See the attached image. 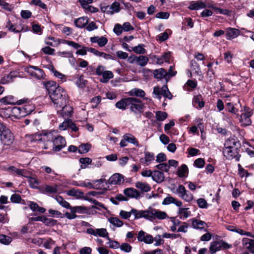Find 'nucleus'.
<instances>
[{
  "label": "nucleus",
  "mask_w": 254,
  "mask_h": 254,
  "mask_svg": "<svg viewBox=\"0 0 254 254\" xmlns=\"http://www.w3.org/2000/svg\"><path fill=\"white\" fill-rule=\"evenodd\" d=\"M241 142L238 137L235 135H232L228 138L224 144V148L232 149V148H240Z\"/></svg>",
  "instance_id": "obj_12"
},
{
  "label": "nucleus",
  "mask_w": 254,
  "mask_h": 254,
  "mask_svg": "<svg viewBox=\"0 0 254 254\" xmlns=\"http://www.w3.org/2000/svg\"><path fill=\"white\" fill-rule=\"evenodd\" d=\"M123 138L127 140V142L132 143L136 146H138V142L136 138L130 133H126L124 135Z\"/></svg>",
  "instance_id": "obj_35"
},
{
  "label": "nucleus",
  "mask_w": 254,
  "mask_h": 254,
  "mask_svg": "<svg viewBox=\"0 0 254 254\" xmlns=\"http://www.w3.org/2000/svg\"><path fill=\"white\" fill-rule=\"evenodd\" d=\"M44 190L48 194L55 193L58 191V186L57 185H46L44 188Z\"/></svg>",
  "instance_id": "obj_49"
},
{
  "label": "nucleus",
  "mask_w": 254,
  "mask_h": 254,
  "mask_svg": "<svg viewBox=\"0 0 254 254\" xmlns=\"http://www.w3.org/2000/svg\"><path fill=\"white\" fill-rule=\"evenodd\" d=\"M190 221H191L192 227L194 229L202 230L206 225L205 222L197 220L195 218L191 219Z\"/></svg>",
  "instance_id": "obj_30"
},
{
  "label": "nucleus",
  "mask_w": 254,
  "mask_h": 254,
  "mask_svg": "<svg viewBox=\"0 0 254 254\" xmlns=\"http://www.w3.org/2000/svg\"><path fill=\"white\" fill-rule=\"evenodd\" d=\"M124 193L126 196L131 198L138 199L140 197V193L139 191L132 188L125 189L124 190Z\"/></svg>",
  "instance_id": "obj_19"
},
{
  "label": "nucleus",
  "mask_w": 254,
  "mask_h": 254,
  "mask_svg": "<svg viewBox=\"0 0 254 254\" xmlns=\"http://www.w3.org/2000/svg\"><path fill=\"white\" fill-rule=\"evenodd\" d=\"M108 221L117 227H121L124 225L123 222L117 217H111L108 219Z\"/></svg>",
  "instance_id": "obj_43"
},
{
  "label": "nucleus",
  "mask_w": 254,
  "mask_h": 254,
  "mask_svg": "<svg viewBox=\"0 0 254 254\" xmlns=\"http://www.w3.org/2000/svg\"><path fill=\"white\" fill-rule=\"evenodd\" d=\"M164 174L162 171L158 170L153 171L152 180L157 183H161L164 181Z\"/></svg>",
  "instance_id": "obj_27"
},
{
  "label": "nucleus",
  "mask_w": 254,
  "mask_h": 254,
  "mask_svg": "<svg viewBox=\"0 0 254 254\" xmlns=\"http://www.w3.org/2000/svg\"><path fill=\"white\" fill-rule=\"evenodd\" d=\"M204 159L201 158L196 159L193 163V165L198 168H202L205 165Z\"/></svg>",
  "instance_id": "obj_57"
},
{
  "label": "nucleus",
  "mask_w": 254,
  "mask_h": 254,
  "mask_svg": "<svg viewBox=\"0 0 254 254\" xmlns=\"http://www.w3.org/2000/svg\"><path fill=\"white\" fill-rule=\"evenodd\" d=\"M135 187L141 190L142 192H147L150 190L151 187L148 184L138 182L135 184Z\"/></svg>",
  "instance_id": "obj_34"
},
{
  "label": "nucleus",
  "mask_w": 254,
  "mask_h": 254,
  "mask_svg": "<svg viewBox=\"0 0 254 254\" xmlns=\"http://www.w3.org/2000/svg\"><path fill=\"white\" fill-rule=\"evenodd\" d=\"M189 169L186 164L182 165L177 170V175L180 178L187 177Z\"/></svg>",
  "instance_id": "obj_32"
},
{
  "label": "nucleus",
  "mask_w": 254,
  "mask_h": 254,
  "mask_svg": "<svg viewBox=\"0 0 254 254\" xmlns=\"http://www.w3.org/2000/svg\"><path fill=\"white\" fill-rule=\"evenodd\" d=\"M242 244L247 249L254 254V240L245 238L243 239Z\"/></svg>",
  "instance_id": "obj_24"
},
{
  "label": "nucleus",
  "mask_w": 254,
  "mask_h": 254,
  "mask_svg": "<svg viewBox=\"0 0 254 254\" xmlns=\"http://www.w3.org/2000/svg\"><path fill=\"white\" fill-rule=\"evenodd\" d=\"M88 19L86 17H80L74 21L75 25L79 28L83 27L88 23Z\"/></svg>",
  "instance_id": "obj_40"
},
{
  "label": "nucleus",
  "mask_w": 254,
  "mask_h": 254,
  "mask_svg": "<svg viewBox=\"0 0 254 254\" xmlns=\"http://www.w3.org/2000/svg\"><path fill=\"white\" fill-rule=\"evenodd\" d=\"M42 222L46 226H53L57 224V220L51 218H48L44 216Z\"/></svg>",
  "instance_id": "obj_51"
},
{
  "label": "nucleus",
  "mask_w": 254,
  "mask_h": 254,
  "mask_svg": "<svg viewBox=\"0 0 254 254\" xmlns=\"http://www.w3.org/2000/svg\"><path fill=\"white\" fill-rule=\"evenodd\" d=\"M79 1L82 7L87 11L91 12H94L95 11V8L89 5V4L93 2V0H79Z\"/></svg>",
  "instance_id": "obj_28"
},
{
  "label": "nucleus",
  "mask_w": 254,
  "mask_h": 254,
  "mask_svg": "<svg viewBox=\"0 0 254 254\" xmlns=\"http://www.w3.org/2000/svg\"><path fill=\"white\" fill-rule=\"evenodd\" d=\"M24 71L31 78L36 79H42L45 76L44 71L37 66L29 65L24 68Z\"/></svg>",
  "instance_id": "obj_6"
},
{
  "label": "nucleus",
  "mask_w": 254,
  "mask_h": 254,
  "mask_svg": "<svg viewBox=\"0 0 254 254\" xmlns=\"http://www.w3.org/2000/svg\"><path fill=\"white\" fill-rule=\"evenodd\" d=\"M109 9L110 10L112 9V11L111 12H113V13L114 12H118L120 11V4L118 2L115 1L111 4Z\"/></svg>",
  "instance_id": "obj_59"
},
{
  "label": "nucleus",
  "mask_w": 254,
  "mask_h": 254,
  "mask_svg": "<svg viewBox=\"0 0 254 254\" xmlns=\"http://www.w3.org/2000/svg\"><path fill=\"white\" fill-rule=\"evenodd\" d=\"M55 199L62 207L67 209H69V208H70V204L65 200L62 196L59 195L56 196Z\"/></svg>",
  "instance_id": "obj_44"
},
{
  "label": "nucleus",
  "mask_w": 254,
  "mask_h": 254,
  "mask_svg": "<svg viewBox=\"0 0 254 254\" xmlns=\"http://www.w3.org/2000/svg\"><path fill=\"white\" fill-rule=\"evenodd\" d=\"M28 183L31 188L33 189H37L39 187L40 182L36 177H29Z\"/></svg>",
  "instance_id": "obj_41"
},
{
  "label": "nucleus",
  "mask_w": 254,
  "mask_h": 254,
  "mask_svg": "<svg viewBox=\"0 0 254 254\" xmlns=\"http://www.w3.org/2000/svg\"><path fill=\"white\" fill-rule=\"evenodd\" d=\"M94 181L90 182L89 180H86L80 182L79 184H76V186H78L81 187H86L89 189H94Z\"/></svg>",
  "instance_id": "obj_45"
},
{
  "label": "nucleus",
  "mask_w": 254,
  "mask_h": 254,
  "mask_svg": "<svg viewBox=\"0 0 254 254\" xmlns=\"http://www.w3.org/2000/svg\"><path fill=\"white\" fill-rule=\"evenodd\" d=\"M153 74L154 78L161 80L163 78H167V72L163 68H160L153 70Z\"/></svg>",
  "instance_id": "obj_23"
},
{
  "label": "nucleus",
  "mask_w": 254,
  "mask_h": 254,
  "mask_svg": "<svg viewBox=\"0 0 254 254\" xmlns=\"http://www.w3.org/2000/svg\"><path fill=\"white\" fill-rule=\"evenodd\" d=\"M240 148H232V149H228L227 148H223V154L225 157L228 160H231L235 159V161L239 162L241 158V154L239 153Z\"/></svg>",
  "instance_id": "obj_10"
},
{
  "label": "nucleus",
  "mask_w": 254,
  "mask_h": 254,
  "mask_svg": "<svg viewBox=\"0 0 254 254\" xmlns=\"http://www.w3.org/2000/svg\"><path fill=\"white\" fill-rule=\"evenodd\" d=\"M108 42V39L107 38L101 36H96V43L98 44V45L101 47H102L104 46Z\"/></svg>",
  "instance_id": "obj_55"
},
{
  "label": "nucleus",
  "mask_w": 254,
  "mask_h": 254,
  "mask_svg": "<svg viewBox=\"0 0 254 254\" xmlns=\"http://www.w3.org/2000/svg\"><path fill=\"white\" fill-rule=\"evenodd\" d=\"M211 8L215 12L216 14H221L226 16H230L231 13V11L229 9L219 8L214 5H212Z\"/></svg>",
  "instance_id": "obj_38"
},
{
  "label": "nucleus",
  "mask_w": 254,
  "mask_h": 254,
  "mask_svg": "<svg viewBox=\"0 0 254 254\" xmlns=\"http://www.w3.org/2000/svg\"><path fill=\"white\" fill-rule=\"evenodd\" d=\"M189 208L180 207L178 210V214L181 219L185 220L190 216L191 212L189 210Z\"/></svg>",
  "instance_id": "obj_31"
},
{
  "label": "nucleus",
  "mask_w": 254,
  "mask_h": 254,
  "mask_svg": "<svg viewBox=\"0 0 254 254\" xmlns=\"http://www.w3.org/2000/svg\"><path fill=\"white\" fill-rule=\"evenodd\" d=\"M128 94L131 96H136L138 97H143L145 95V92L139 88H133L129 91Z\"/></svg>",
  "instance_id": "obj_36"
},
{
  "label": "nucleus",
  "mask_w": 254,
  "mask_h": 254,
  "mask_svg": "<svg viewBox=\"0 0 254 254\" xmlns=\"http://www.w3.org/2000/svg\"><path fill=\"white\" fill-rule=\"evenodd\" d=\"M29 207L33 211H37L41 213H44L46 211V209L39 206L36 202L30 201L29 204Z\"/></svg>",
  "instance_id": "obj_37"
},
{
  "label": "nucleus",
  "mask_w": 254,
  "mask_h": 254,
  "mask_svg": "<svg viewBox=\"0 0 254 254\" xmlns=\"http://www.w3.org/2000/svg\"><path fill=\"white\" fill-rule=\"evenodd\" d=\"M176 192L180 197L184 199L187 202H190L193 199V196L192 194L186 190L185 187L182 185L178 186L176 190Z\"/></svg>",
  "instance_id": "obj_11"
},
{
  "label": "nucleus",
  "mask_w": 254,
  "mask_h": 254,
  "mask_svg": "<svg viewBox=\"0 0 254 254\" xmlns=\"http://www.w3.org/2000/svg\"><path fill=\"white\" fill-rule=\"evenodd\" d=\"M96 236L106 238L107 239L110 238L107 230L105 228L96 229Z\"/></svg>",
  "instance_id": "obj_52"
},
{
  "label": "nucleus",
  "mask_w": 254,
  "mask_h": 254,
  "mask_svg": "<svg viewBox=\"0 0 254 254\" xmlns=\"http://www.w3.org/2000/svg\"><path fill=\"white\" fill-rule=\"evenodd\" d=\"M148 61L149 59L146 56L140 55L137 57L136 64L140 66H144Z\"/></svg>",
  "instance_id": "obj_46"
},
{
  "label": "nucleus",
  "mask_w": 254,
  "mask_h": 254,
  "mask_svg": "<svg viewBox=\"0 0 254 254\" xmlns=\"http://www.w3.org/2000/svg\"><path fill=\"white\" fill-rule=\"evenodd\" d=\"M155 168L165 172H168L169 170V166L167 163H160L156 165Z\"/></svg>",
  "instance_id": "obj_62"
},
{
  "label": "nucleus",
  "mask_w": 254,
  "mask_h": 254,
  "mask_svg": "<svg viewBox=\"0 0 254 254\" xmlns=\"http://www.w3.org/2000/svg\"><path fill=\"white\" fill-rule=\"evenodd\" d=\"M197 203L199 207L201 208H207L208 204L206 200L203 198H198L197 200Z\"/></svg>",
  "instance_id": "obj_61"
},
{
  "label": "nucleus",
  "mask_w": 254,
  "mask_h": 254,
  "mask_svg": "<svg viewBox=\"0 0 254 254\" xmlns=\"http://www.w3.org/2000/svg\"><path fill=\"white\" fill-rule=\"evenodd\" d=\"M168 117L167 113L162 111H157L156 112V118L157 121H163Z\"/></svg>",
  "instance_id": "obj_53"
},
{
  "label": "nucleus",
  "mask_w": 254,
  "mask_h": 254,
  "mask_svg": "<svg viewBox=\"0 0 254 254\" xmlns=\"http://www.w3.org/2000/svg\"><path fill=\"white\" fill-rule=\"evenodd\" d=\"M15 76L14 75V73L12 72H10L9 74L2 77L0 79V82L3 84L8 83L12 81L13 78Z\"/></svg>",
  "instance_id": "obj_48"
},
{
  "label": "nucleus",
  "mask_w": 254,
  "mask_h": 254,
  "mask_svg": "<svg viewBox=\"0 0 254 254\" xmlns=\"http://www.w3.org/2000/svg\"><path fill=\"white\" fill-rule=\"evenodd\" d=\"M120 249L126 253H129L132 250V247L128 243H124L120 246Z\"/></svg>",
  "instance_id": "obj_64"
},
{
  "label": "nucleus",
  "mask_w": 254,
  "mask_h": 254,
  "mask_svg": "<svg viewBox=\"0 0 254 254\" xmlns=\"http://www.w3.org/2000/svg\"><path fill=\"white\" fill-rule=\"evenodd\" d=\"M190 67L192 70H194L195 73L197 75H200L201 73L200 68L198 64L194 60L190 61Z\"/></svg>",
  "instance_id": "obj_47"
},
{
  "label": "nucleus",
  "mask_w": 254,
  "mask_h": 254,
  "mask_svg": "<svg viewBox=\"0 0 254 254\" xmlns=\"http://www.w3.org/2000/svg\"><path fill=\"white\" fill-rule=\"evenodd\" d=\"M0 131L1 142L5 145L11 144L14 140V136L10 130L2 124L0 123Z\"/></svg>",
  "instance_id": "obj_4"
},
{
  "label": "nucleus",
  "mask_w": 254,
  "mask_h": 254,
  "mask_svg": "<svg viewBox=\"0 0 254 254\" xmlns=\"http://www.w3.org/2000/svg\"><path fill=\"white\" fill-rule=\"evenodd\" d=\"M67 194L69 196H74L77 199H84L92 201L95 203V200L94 199L88 198L87 197H84L83 192L78 190L75 189H71L67 192Z\"/></svg>",
  "instance_id": "obj_15"
},
{
  "label": "nucleus",
  "mask_w": 254,
  "mask_h": 254,
  "mask_svg": "<svg viewBox=\"0 0 254 254\" xmlns=\"http://www.w3.org/2000/svg\"><path fill=\"white\" fill-rule=\"evenodd\" d=\"M144 155L145 157L144 158H141L139 161L141 163L144 164L148 166L154 160V154L152 152H144Z\"/></svg>",
  "instance_id": "obj_22"
},
{
  "label": "nucleus",
  "mask_w": 254,
  "mask_h": 254,
  "mask_svg": "<svg viewBox=\"0 0 254 254\" xmlns=\"http://www.w3.org/2000/svg\"><path fill=\"white\" fill-rule=\"evenodd\" d=\"M71 120H65L62 124L59 126V128L61 130H64L67 128L69 127L70 124H71Z\"/></svg>",
  "instance_id": "obj_63"
},
{
  "label": "nucleus",
  "mask_w": 254,
  "mask_h": 254,
  "mask_svg": "<svg viewBox=\"0 0 254 254\" xmlns=\"http://www.w3.org/2000/svg\"><path fill=\"white\" fill-rule=\"evenodd\" d=\"M53 150L55 151H59L66 145L65 139L61 136H58L53 140Z\"/></svg>",
  "instance_id": "obj_13"
},
{
  "label": "nucleus",
  "mask_w": 254,
  "mask_h": 254,
  "mask_svg": "<svg viewBox=\"0 0 254 254\" xmlns=\"http://www.w3.org/2000/svg\"><path fill=\"white\" fill-rule=\"evenodd\" d=\"M253 115L252 111H247L242 114L240 119V122L242 123L243 127H247L250 126L252 124L250 117Z\"/></svg>",
  "instance_id": "obj_16"
},
{
  "label": "nucleus",
  "mask_w": 254,
  "mask_h": 254,
  "mask_svg": "<svg viewBox=\"0 0 254 254\" xmlns=\"http://www.w3.org/2000/svg\"><path fill=\"white\" fill-rule=\"evenodd\" d=\"M119 214L121 217L124 219H128L131 215L133 214L134 216V219L144 218L151 222H153L156 219L163 220L167 217V214L165 212L151 207L144 210L131 208L129 212L122 210Z\"/></svg>",
  "instance_id": "obj_1"
},
{
  "label": "nucleus",
  "mask_w": 254,
  "mask_h": 254,
  "mask_svg": "<svg viewBox=\"0 0 254 254\" xmlns=\"http://www.w3.org/2000/svg\"><path fill=\"white\" fill-rule=\"evenodd\" d=\"M7 170L11 174H15L18 176H23L26 177L27 171L25 169H19L14 166L9 167Z\"/></svg>",
  "instance_id": "obj_25"
},
{
  "label": "nucleus",
  "mask_w": 254,
  "mask_h": 254,
  "mask_svg": "<svg viewBox=\"0 0 254 254\" xmlns=\"http://www.w3.org/2000/svg\"><path fill=\"white\" fill-rule=\"evenodd\" d=\"M192 105L197 110H200L204 107L205 102L201 94H198L193 96L192 99Z\"/></svg>",
  "instance_id": "obj_14"
},
{
  "label": "nucleus",
  "mask_w": 254,
  "mask_h": 254,
  "mask_svg": "<svg viewBox=\"0 0 254 254\" xmlns=\"http://www.w3.org/2000/svg\"><path fill=\"white\" fill-rule=\"evenodd\" d=\"M206 7V3L202 0L193 1L188 7V8L191 10H197L205 8Z\"/></svg>",
  "instance_id": "obj_20"
},
{
  "label": "nucleus",
  "mask_w": 254,
  "mask_h": 254,
  "mask_svg": "<svg viewBox=\"0 0 254 254\" xmlns=\"http://www.w3.org/2000/svg\"><path fill=\"white\" fill-rule=\"evenodd\" d=\"M128 104L130 110L135 114L141 113L144 107L141 101L136 97H128Z\"/></svg>",
  "instance_id": "obj_8"
},
{
  "label": "nucleus",
  "mask_w": 254,
  "mask_h": 254,
  "mask_svg": "<svg viewBox=\"0 0 254 254\" xmlns=\"http://www.w3.org/2000/svg\"><path fill=\"white\" fill-rule=\"evenodd\" d=\"M54 136L52 132L42 131L40 133H35L34 134V139L36 141L42 142L45 143L44 148L47 149V143L49 142L53 141Z\"/></svg>",
  "instance_id": "obj_9"
},
{
  "label": "nucleus",
  "mask_w": 254,
  "mask_h": 254,
  "mask_svg": "<svg viewBox=\"0 0 254 254\" xmlns=\"http://www.w3.org/2000/svg\"><path fill=\"white\" fill-rule=\"evenodd\" d=\"M197 85V81L195 80L189 79L183 86L184 90L188 92H191Z\"/></svg>",
  "instance_id": "obj_26"
},
{
  "label": "nucleus",
  "mask_w": 254,
  "mask_h": 254,
  "mask_svg": "<svg viewBox=\"0 0 254 254\" xmlns=\"http://www.w3.org/2000/svg\"><path fill=\"white\" fill-rule=\"evenodd\" d=\"M232 246L223 240L219 241H214L211 242L209 246V252L211 254H214L216 252L220 251L221 249H229Z\"/></svg>",
  "instance_id": "obj_7"
},
{
  "label": "nucleus",
  "mask_w": 254,
  "mask_h": 254,
  "mask_svg": "<svg viewBox=\"0 0 254 254\" xmlns=\"http://www.w3.org/2000/svg\"><path fill=\"white\" fill-rule=\"evenodd\" d=\"M128 97L122 98L121 100L116 103L115 106L118 109L122 110H125L126 109L128 108Z\"/></svg>",
  "instance_id": "obj_29"
},
{
  "label": "nucleus",
  "mask_w": 254,
  "mask_h": 254,
  "mask_svg": "<svg viewBox=\"0 0 254 254\" xmlns=\"http://www.w3.org/2000/svg\"><path fill=\"white\" fill-rule=\"evenodd\" d=\"M24 103V105L21 107H15L13 109V112L17 114L19 117L26 116L31 114L35 109L34 105L30 103V101L28 102V100Z\"/></svg>",
  "instance_id": "obj_5"
},
{
  "label": "nucleus",
  "mask_w": 254,
  "mask_h": 254,
  "mask_svg": "<svg viewBox=\"0 0 254 254\" xmlns=\"http://www.w3.org/2000/svg\"><path fill=\"white\" fill-rule=\"evenodd\" d=\"M54 106L58 110L67 104L68 99L65 91L61 86H57L56 82L49 81L44 84Z\"/></svg>",
  "instance_id": "obj_2"
},
{
  "label": "nucleus",
  "mask_w": 254,
  "mask_h": 254,
  "mask_svg": "<svg viewBox=\"0 0 254 254\" xmlns=\"http://www.w3.org/2000/svg\"><path fill=\"white\" fill-rule=\"evenodd\" d=\"M144 47V45L140 44L132 48V51L137 54H144L146 53V50Z\"/></svg>",
  "instance_id": "obj_50"
},
{
  "label": "nucleus",
  "mask_w": 254,
  "mask_h": 254,
  "mask_svg": "<svg viewBox=\"0 0 254 254\" xmlns=\"http://www.w3.org/2000/svg\"><path fill=\"white\" fill-rule=\"evenodd\" d=\"M240 34L239 29L229 27L226 30V37L227 40H231L238 37Z\"/></svg>",
  "instance_id": "obj_21"
},
{
  "label": "nucleus",
  "mask_w": 254,
  "mask_h": 254,
  "mask_svg": "<svg viewBox=\"0 0 254 254\" xmlns=\"http://www.w3.org/2000/svg\"><path fill=\"white\" fill-rule=\"evenodd\" d=\"M102 77L99 79L101 82L107 83L109 80L114 77L113 72L111 71L106 70L101 75Z\"/></svg>",
  "instance_id": "obj_33"
},
{
  "label": "nucleus",
  "mask_w": 254,
  "mask_h": 254,
  "mask_svg": "<svg viewBox=\"0 0 254 254\" xmlns=\"http://www.w3.org/2000/svg\"><path fill=\"white\" fill-rule=\"evenodd\" d=\"M162 95L169 99H172L173 98V95L169 91L167 86L166 85H163L162 87Z\"/></svg>",
  "instance_id": "obj_54"
},
{
  "label": "nucleus",
  "mask_w": 254,
  "mask_h": 254,
  "mask_svg": "<svg viewBox=\"0 0 254 254\" xmlns=\"http://www.w3.org/2000/svg\"><path fill=\"white\" fill-rule=\"evenodd\" d=\"M61 108H62V110L57 111V113L59 115L65 119L70 117L72 112V108L71 106L65 104V105L62 106Z\"/></svg>",
  "instance_id": "obj_17"
},
{
  "label": "nucleus",
  "mask_w": 254,
  "mask_h": 254,
  "mask_svg": "<svg viewBox=\"0 0 254 254\" xmlns=\"http://www.w3.org/2000/svg\"><path fill=\"white\" fill-rule=\"evenodd\" d=\"M153 93L155 95V98L160 99L162 95V88L161 89L158 86L154 87Z\"/></svg>",
  "instance_id": "obj_60"
},
{
  "label": "nucleus",
  "mask_w": 254,
  "mask_h": 254,
  "mask_svg": "<svg viewBox=\"0 0 254 254\" xmlns=\"http://www.w3.org/2000/svg\"><path fill=\"white\" fill-rule=\"evenodd\" d=\"M91 145L86 143L82 144L78 147V152L80 154H84L87 153L91 148Z\"/></svg>",
  "instance_id": "obj_42"
},
{
  "label": "nucleus",
  "mask_w": 254,
  "mask_h": 254,
  "mask_svg": "<svg viewBox=\"0 0 254 254\" xmlns=\"http://www.w3.org/2000/svg\"><path fill=\"white\" fill-rule=\"evenodd\" d=\"M11 242V238L10 237L0 235V243L4 245H8Z\"/></svg>",
  "instance_id": "obj_58"
},
{
  "label": "nucleus",
  "mask_w": 254,
  "mask_h": 254,
  "mask_svg": "<svg viewBox=\"0 0 254 254\" xmlns=\"http://www.w3.org/2000/svg\"><path fill=\"white\" fill-rule=\"evenodd\" d=\"M27 100V99H22L16 101L12 96H8L1 99L2 102L5 104H15L17 103L18 105H21L24 104Z\"/></svg>",
  "instance_id": "obj_18"
},
{
  "label": "nucleus",
  "mask_w": 254,
  "mask_h": 254,
  "mask_svg": "<svg viewBox=\"0 0 254 254\" xmlns=\"http://www.w3.org/2000/svg\"><path fill=\"white\" fill-rule=\"evenodd\" d=\"M79 161L81 164V169H85L88 167V165L92 163V159L88 157L81 158Z\"/></svg>",
  "instance_id": "obj_39"
},
{
  "label": "nucleus",
  "mask_w": 254,
  "mask_h": 254,
  "mask_svg": "<svg viewBox=\"0 0 254 254\" xmlns=\"http://www.w3.org/2000/svg\"><path fill=\"white\" fill-rule=\"evenodd\" d=\"M124 182L123 176L119 173H115L112 175L108 182L104 179L96 180V197L98 194H102L105 190H107L109 184L121 185Z\"/></svg>",
  "instance_id": "obj_3"
},
{
  "label": "nucleus",
  "mask_w": 254,
  "mask_h": 254,
  "mask_svg": "<svg viewBox=\"0 0 254 254\" xmlns=\"http://www.w3.org/2000/svg\"><path fill=\"white\" fill-rule=\"evenodd\" d=\"M87 81L85 80L83 76H80L76 81V85L80 88H83L86 85Z\"/></svg>",
  "instance_id": "obj_56"
}]
</instances>
